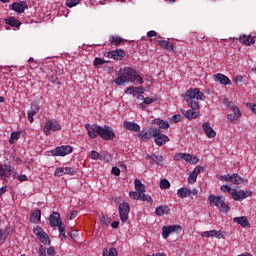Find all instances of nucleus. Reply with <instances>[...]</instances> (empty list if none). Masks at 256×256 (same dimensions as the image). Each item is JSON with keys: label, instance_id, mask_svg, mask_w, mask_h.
I'll list each match as a JSON object with an SVG mask.
<instances>
[{"label": "nucleus", "instance_id": "nucleus-1", "mask_svg": "<svg viewBox=\"0 0 256 256\" xmlns=\"http://www.w3.org/2000/svg\"><path fill=\"white\" fill-rule=\"evenodd\" d=\"M135 69L131 67L121 68L119 70V76L114 80L116 85H126V83H135L138 81L139 83H143V78L139 77Z\"/></svg>", "mask_w": 256, "mask_h": 256}, {"label": "nucleus", "instance_id": "nucleus-2", "mask_svg": "<svg viewBox=\"0 0 256 256\" xmlns=\"http://www.w3.org/2000/svg\"><path fill=\"white\" fill-rule=\"evenodd\" d=\"M207 97L199 90V88H189L185 94V101L188 107H194L195 109H201L199 101H205Z\"/></svg>", "mask_w": 256, "mask_h": 256}, {"label": "nucleus", "instance_id": "nucleus-3", "mask_svg": "<svg viewBox=\"0 0 256 256\" xmlns=\"http://www.w3.org/2000/svg\"><path fill=\"white\" fill-rule=\"evenodd\" d=\"M210 207H217L221 213H229V205L225 203V197L211 194L208 197Z\"/></svg>", "mask_w": 256, "mask_h": 256}, {"label": "nucleus", "instance_id": "nucleus-4", "mask_svg": "<svg viewBox=\"0 0 256 256\" xmlns=\"http://www.w3.org/2000/svg\"><path fill=\"white\" fill-rule=\"evenodd\" d=\"M53 157H66V155H71L73 153V147L69 145L58 146L50 151Z\"/></svg>", "mask_w": 256, "mask_h": 256}, {"label": "nucleus", "instance_id": "nucleus-5", "mask_svg": "<svg viewBox=\"0 0 256 256\" xmlns=\"http://www.w3.org/2000/svg\"><path fill=\"white\" fill-rule=\"evenodd\" d=\"M45 135L49 136L55 131H61V123L55 119L48 120L44 126Z\"/></svg>", "mask_w": 256, "mask_h": 256}, {"label": "nucleus", "instance_id": "nucleus-6", "mask_svg": "<svg viewBox=\"0 0 256 256\" xmlns=\"http://www.w3.org/2000/svg\"><path fill=\"white\" fill-rule=\"evenodd\" d=\"M120 219L122 223H127L129 220V212L131 211V207L129 206V203L123 202L119 204L118 207Z\"/></svg>", "mask_w": 256, "mask_h": 256}, {"label": "nucleus", "instance_id": "nucleus-7", "mask_svg": "<svg viewBox=\"0 0 256 256\" xmlns=\"http://www.w3.org/2000/svg\"><path fill=\"white\" fill-rule=\"evenodd\" d=\"M99 137L104 139V141H112L115 139V132H113V128L111 126H100Z\"/></svg>", "mask_w": 256, "mask_h": 256}, {"label": "nucleus", "instance_id": "nucleus-8", "mask_svg": "<svg viewBox=\"0 0 256 256\" xmlns=\"http://www.w3.org/2000/svg\"><path fill=\"white\" fill-rule=\"evenodd\" d=\"M34 235L41 241L44 245H51V239H49V235L45 233L43 228L36 226L33 229Z\"/></svg>", "mask_w": 256, "mask_h": 256}, {"label": "nucleus", "instance_id": "nucleus-9", "mask_svg": "<svg viewBox=\"0 0 256 256\" xmlns=\"http://www.w3.org/2000/svg\"><path fill=\"white\" fill-rule=\"evenodd\" d=\"M158 129L159 128H155V127L151 126L150 128H148L146 130H142L139 133V137L142 141H147L149 139H153V137L155 138V136L157 135Z\"/></svg>", "mask_w": 256, "mask_h": 256}, {"label": "nucleus", "instance_id": "nucleus-10", "mask_svg": "<svg viewBox=\"0 0 256 256\" xmlns=\"http://www.w3.org/2000/svg\"><path fill=\"white\" fill-rule=\"evenodd\" d=\"M85 129L88 131V136L90 139H96V137L99 135L101 126L97 124H86Z\"/></svg>", "mask_w": 256, "mask_h": 256}, {"label": "nucleus", "instance_id": "nucleus-11", "mask_svg": "<svg viewBox=\"0 0 256 256\" xmlns=\"http://www.w3.org/2000/svg\"><path fill=\"white\" fill-rule=\"evenodd\" d=\"M181 225H170V226H164L162 228V237L163 239H167L169 235L172 233H175L176 231H181Z\"/></svg>", "mask_w": 256, "mask_h": 256}, {"label": "nucleus", "instance_id": "nucleus-12", "mask_svg": "<svg viewBox=\"0 0 256 256\" xmlns=\"http://www.w3.org/2000/svg\"><path fill=\"white\" fill-rule=\"evenodd\" d=\"M10 9L12 11H15L16 13H25V9H29V6L27 5V2L25 1H19V2H14L13 4L10 5Z\"/></svg>", "mask_w": 256, "mask_h": 256}, {"label": "nucleus", "instance_id": "nucleus-13", "mask_svg": "<svg viewBox=\"0 0 256 256\" xmlns=\"http://www.w3.org/2000/svg\"><path fill=\"white\" fill-rule=\"evenodd\" d=\"M231 197L234 201H243V199H247V197H251V191H236L233 190L231 192Z\"/></svg>", "mask_w": 256, "mask_h": 256}, {"label": "nucleus", "instance_id": "nucleus-14", "mask_svg": "<svg viewBox=\"0 0 256 256\" xmlns=\"http://www.w3.org/2000/svg\"><path fill=\"white\" fill-rule=\"evenodd\" d=\"M154 141L158 147H163L165 143H168L169 137L161 133V129L158 128V133L154 136Z\"/></svg>", "mask_w": 256, "mask_h": 256}, {"label": "nucleus", "instance_id": "nucleus-15", "mask_svg": "<svg viewBox=\"0 0 256 256\" xmlns=\"http://www.w3.org/2000/svg\"><path fill=\"white\" fill-rule=\"evenodd\" d=\"M55 177H63V175H75V169L71 167H59L54 172Z\"/></svg>", "mask_w": 256, "mask_h": 256}, {"label": "nucleus", "instance_id": "nucleus-16", "mask_svg": "<svg viewBox=\"0 0 256 256\" xmlns=\"http://www.w3.org/2000/svg\"><path fill=\"white\" fill-rule=\"evenodd\" d=\"M106 57H108V59H115V61H121V59L125 57V51L121 49L112 50L107 53Z\"/></svg>", "mask_w": 256, "mask_h": 256}, {"label": "nucleus", "instance_id": "nucleus-17", "mask_svg": "<svg viewBox=\"0 0 256 256\" xmlns=\"http://www.w3.org/2000/svg\"><path fill=\"white\" fill-rule=\"evenodd\" d=\"M201 237H216V239H225V235H223V232L217 230L204 231L201 233Z\"/></svg>", "mask_w": 256, "mask_h": 256}, {"label": "nucleus", "instance_id": "nucleus-18", "mask_svg": "<svg viewBox=\"0 0 256 256\" xmlns=\"http://www.w3.org/2000/svg\"><path fill=\"white\" fill-rule=\"evenodd\" d=\"M213 79L216 83H219L220 85H231V79L227 77L225 74H215L213 76Z\"/></svg>", "mask_w": 256, "mask_h": 256}, {"label": "nucleus", "instance_id": "nucleus-19", "mask_svg": "<svg viewBox=\"0 0 256 256\" xmlns=\"http://www.w3.org/2000/svg\"><path fill=\"white\" fill-rule=\"evenodd\" d=\"M190 110H182L183 115L186 119H197L199 117V109L195 107H190Z\"/></svg>", "mask_w": 256, "mask_h": 256}, {"label": "nucleus", "instance_id": "nucleus-20", "mask_svg": "<svg viewBox=\"0 0 256 256\" xmlns=\"http://www.w3.org/2000/svg\"><path fill=\"white\" fill-rule=\"evenodd\" d=\"M146 159L150 161V165H157L158 167L163 165V156H157L155 154H147Z\"/></svg>", "mask_w": 256, "mask_h": 256}, {"label": "nucleus", "instance_id": "nucleus-21", "mask_svg": "<svg viewBox=\"0 0 256 256\" xmlns=\"http://www.w3.org/2000/svg\"><path fill=\"white\" fill-rule=\"evenodd\" d=\"M49 223L51 227H57L58 225L63 223V221L61 220V214H59V212H53L49 217Z\"/></svg>", "mask_w": 256, "mask_h": 256}, {"label": "nucleus", "instance_id": "nucleus-22", "mask_svg": "<svg viewBox=\"0 0 256 256\" xmlns=\"http://www.w3.org/2000/svg\"><path fill=\"white\" fill-rule=\"evenodd\" d=\"M231 111L232 113L228 114L227 119L232 123H235V121H239V119H241V110L234 106Z\"/></svg>", "mask_w": 256, "mask_h": 256}, {"label": "nucleus", "instance_id": "nucleus-23", "mask_svg": "<svg viewBox=\"0 0 256 256\" xmlns=\"http://www.w3.org/2000/svg\"><path fill=\"white\" fill-rule=\"evenodd\" d=\"M202 129L205 132V134L207 135V137H209L210 139L215 138L217 135V132H215V130L211 127V124L209 122H205L202 125Z\"/></svg>", "mask_w": 256, "mask_h": 256}, {"label": "nucleus", "instance_id": "nucleus-24", "mask_svg": "<svg viewBox=\"0 0 256 256\" xmlns=\"http://www.w3.org/2000/svg\"><path fill=\"white\" fill-rule=\"evenodd\" d=\"M233 223H237V225H241L243 228L251 227V223H249L247 216L235 217L233 218Z\"/></svg>", "mask_w": 256, "mask_h": 256}, {"label": "nucleus", "instance_id": "nucleus-25", "mask_svg": "<svg viewBox=\"0 0 256 256\" xmlns=\"http://www.w3.org/2000/svg\"><path fill=\"white\" fill-rule=\"evenodd\" d=\"M125 129H128V131H133L134 133H137V131H141V126L135 122H124Z\"/></svg>", "mask_w": 256, "mask_h": 256}, {"label": "nucleus", "instance_id": "nucleus-26", "mask_svg": "<svg viewBox=\"0 0 256 256\" xmlns=\"http://www.w3.org/2000/svg\"><path fill=\"white\" fill-rule=\"evenodd\" d=\"M158 45H160L162 49H167V51H173V49H175V44L169 42L168 40H159Z\"/></svg>", "mask_w": 256, "mask_h": 256}, {"label": "nucleus", "instance_id": "nucleus-27", "mask_svg": "<svg viewBox=\"0 0 256 256\" xmlns=\"http://www.w3.org/2000/svg\"><path fill=\"white\" fill-rule=\"evenodd\" d=\"M239 41L240 43H242V45H253L255 43V38L247 35H242L239 37Z\"/></svg>", "mask_w": 256, "mask_h": 256}, {"label": "nucleus", "instance_id": "nucleus-28", "mask_svg": "<svg viewBox=\"0 0 256 256\" xmlns=\"http://www.w3.org/2000/svg\"><path fill=\"white\" fill-rule=\"evenodd\" d=\"M30 223H41V210H36L30 215Z\"/></svg>", "mask_w": 256, "mask_h": 256}, {"label": "nucleus", "instance_id": "nucleus-29", "mask_svg": "<svg viewBox=\"0 0 256 256\" xmlns=\"http://www.w3.org/2000/svg\"><path fill=\"white\" fill-rule=\"evenodd\" d=\"M6 25H10V27H21V21L15 19V17L10 16L5 19Z\"/></svg>", "mask_w": 256, "mask_h": 256}, {"label": "nucleus", "instance_id": "nucleus-30", "mask_svg": "<svg viewBox=\"0 0 256 256\" xmlns=\"http://www.w3.org/2000/svg\"><path fill=\"white\" fill-rule=\"evenodd\" d=\"M183 159L186 163H191L192 165H197V163H199V158L191 154L184 153Z\"/></svg>", "mask_w": 256, "mask_h": 256}, {"label": "nucleus", "instance_id": "nucleus-31", "mask_svg": "<svg viewBox=\"0 0 256 256\" xmlns=\"http://www.w3.org/2000/svg\"><path fill=\"white\" fill-rule=\"evenodd\" d=\"M177 195L178 197H180V199H185V197H191V190H189V188L182 187L178 189Z\"/></svg>", "mask_w": 256, "mask_h": 256}, {"label": "nucleus", "instance_id": "nucleus-32", "mask_svg": "<svg viewBox=\"0 0 256 256\" xmlns=\"http://www.w3.org/2000/svg\"><path fill=\"white\" fill-rule=\"evenodd\" d=\"M134 185H135V189L138 193H140L142 195L145 193V185H143V183H141V180L135 179Z\"/></svg>", "mask_w": 256, "mask_h": 256}, {"label": "nucleus", "instance_id": "nucleus-33", "mask_svg": "<svg viewBox=\"0 0 256 256\" xmlns=\"http://www.w3.org/2000/svg\"><path fill=\"white\" fill-rule=\"evenodd\" d=\"M153 123L154 125H158L159 129H169V122L162 119H154Z\"/></svg>", "mask_w": 256, "mask_h": 256}, {"label": "nucleus", "instance_id": "nucleus-34", "mask_svg": "<svg viewBox=\"0 0 256 256\" xmlns=\"http://www.w3.org/2000/svg\"><path fill=\"white\" fill-rule=\"evenodd\" d=\"M155 213L156 215H158V217H162V215H167V213H169V207L159 206L156 208Z\"/></svg>", "mask_w": 256, "mask_h": 256}, {"label": "nucleus", "instance_id": "nucleus-35", "mask_svg": "<svg viewBox=\"0 0 256 256\" xmlns=\"http://www.w3.org/2000/svg\"><path fill=\"white\" fill-rule=\"evenodd\" d=\"M19 139H21V133L17 131L12 132L9 139L10 145H13V143H15V141H19Z\"/></svg>", "mask_w": 256, "mask_h": 256}, {"label": "nucleus", "instance_id": "nucleus-36", "mask_svg": "<svg viewBox=\"0 0 256 256\" xmlns=\"http://www.w3.org/2000/svg\"><path fill=\"white\" fill-rule=\"evenodd\" d=\"M244 180L243 178H241V176L237 175V174H233L231 175V183H233L234 185H241V183H243Z\"/></svg>", "mask_w": 256, "mask_h": 256}, {"label": "nucleus", "instance_id": "nucleus-37", "mask_svg": "<svg viewBox=\"0 0 256 256\" xmlns=\"http://www.w3.org/2000/svg\"><path fill=\"white\" fill-rule=\"evenodd\" d=\"M9 236V231L7 229H0V244L3 245Z\"/></svg>", "mask_w": 256, "mask_h": 256}, {"label": "nucleus", "instance_id": "nucleus-38", "mask_svg": "<svg viewBox=\"0 0 256 256\" xmlns=\"http://www.w3.org/2000/svg\"><path fill=\"white\" fill-rule=\"evenodd\" d=\"M103 256H117V249L115 248H110L109 250L105 248L102 252Z\"/></svg>", "mask_w": 256, "mask_h": 256}, {"label": "nucleus", "instance_id": "nucleus-39", "mask_svg": "<svg viewBox=\"0 0 256 256\" xmlns=\"http://www.w3.org/2000/svg\"><path fill=\"white\" fill-rule=\"evenodd\" d=\"M110 43H112V45H121V43H123V38L118 37V36H112L110 38Z\"/></svg>", "mask_w": 256, "mask_h": 256}, {"label": "nucleus", "instance_id": "nucleus-40", "mask_svg": "<svg viewBox=\"0 0 256 256\" xmlns=\"http://www.w3.org/2000/svg\"><path fill=\"white\" fill-rule=\"evenodd\" d=\"M37 114V108H33V106L31 107V110L28 111L27 115H28V121H30L31 123H33L34 119L33 117H35V115Z\"/></svg>", "mask_w": 256, "mask_h": 256}, {"label": "nucleus", "instance_id": "nucleus-41", "mask_svg": "<svg viewBox=\"0 0 256 256\" xmlns=\"http://www.w3.org/2000/svg\"><path fill=\"white\" fill-rule=\"evenodd\" d=\"M139 89H140V91H142V93H143V91H145V89H143V88H137V87H129V88H127L126 90H125V93H130V95H135V93H137V91H139Z\"/></svg>", "mask_w": 256, "mask_h": 256}, {"label": "nucleus", "instance_id": "nucleus-42", "mask_svg": "<svg viewBox=\"0 0 256 256\" xmlns=\"http://www.w3.org/2000/svg\"><path fill=\"white\" fill-rule=\"evenodd\" d=\"M140 201H147V203H150V205H153V198H151L150 195L145 194V192L141 194Z\"/></svg>", "mask_w": 256, "mask_h": 256}, {"label": "nucleus", "instance_id": "nucleus-43", "mask_svg": "<svg viewBox=\"0 0 256 256\" xmlns=\"http://www.w3.org/2000/svg\"><path fill=\"white\" fill-rule=\"evenodd\" d=\"M140 201H147V203H150V205H153V198H151L150 195L145 194V192L141 194Z\"/></svg>", "mask_w": 256, "mask_h": 256}, {"label": "nucleus", "instance_id": "nucleus-44", "mask_svg": "<svg viewBox=\"0 0 256 256\" xmlns=\"http://www.w3.org/2000/svg\"><path fill=\"white\" fill-rule=\"evenodd\" d=\"M141 195L139 192L137 191H131L129 193V197H131L132 199H135L136 201H141Z\"/></svg>", "mask_w": 256, "mask_h": 256}, {"label": "nucleus", "instance_id": "nucleus-45", "mask_svg": "<svg viewBox=\"0 0 256 256\" xmlns=\"http://www.w3.org/2000/svg\"><path fill=\"white\" fill-rule=\"evenodd\" d=\"M171 187V183L167 179H162L160 182V188L161 189H169Z\"/></svg>", "mask_w": 256, "mask_h": 256}, {"label": "nucleus", "instance_id": "nucleus-46", "mask_svg": "<svg viewBox=\"0 0 256 256\" xmlns=\"http://www.w3.org/2000/svg\"><path fill=\"white\" fill-rule=\"evenodd\" d=\"M79 3H80V0H67V1H66V5H67V7H69L70 9H71L72 7H77V5H79Z\"/></svg>", "mask_w": 256, "mask_h": 256}, {"label": "nucleus", "instance_id": "nucleus-47", "mask_svg": "<svg viewBox=\"0 0 256 256\" xmlns=\"http://www.w3.org/2000/svg\"><path fill=\"white\" fill-rule=\"evenodd\" d=\"M172 123H181L183 121V116L181 114H175L171 118Z\"/></svg>", "mask_w": 256, "mask_h": 256}, {"label": "nucleus", "instance_id": "nucleus-48", "mask_svg": "<svg viewBox=\"0 0 256 256\" xmlns=\"http://www.w3.org/2000/svg\"><path fill=\"white\" fill-rule=\"evenodd\" d=\"M105 63H107V61L97 57V58H95L93 65H94V67H99V65H105Z\"/></svg>", "mask_w": 256, "mask_h": 256}, {"label": "nucleus", "instance_id": "nucleus-49", "mask_svg": "<svg viewBox=\"0 0 256 256\" xmlns=\"http://www.w3.org/2000/svg\"><path fill=\"white\" fill-rule=\"evenodd\" d=\"M3 169H4V172H6V173H15V168H13L10 163L4 164Z\"/></svg>", "mask_w": 256, "mask_h": 256}, {"label": "nucleus", "instance_id": "nucleus-50", "mask_svg": "<svg viewBox=\"0 0 256 256\" xmlns=\"http://www.w3.org/2000/svg\"><path fill=\"white\" fill-rule=\"evenodd\" d=\"M197 181V174L191 172L188 177V183H195Z\"/></svg>", "mask_w": 256, "mask_h": 256}, {"label": "nucleus", "instance_id": "nucleus-51", "mask_svg": "<svg viewBox=\"0 0 256 256\" xmlns=\"http://www.w3.org/2000/svg\"><path fill=\"white\" fill-rule=\"evenodd\" d=\"M90 159H93L94 161H97L99 159V152L92 150L89 155Z\"/></svg>", "mask_w": 256, "mask_h": 256}, {"label": "nucleus", "instance_id": "nucleus-52", "mask_svg": "<svg viewBox=\"0 0 256 256\" xmlns=\"http://www.w3.org/2000/svg\"><path fill=\"white\" fill-rule=\"evenodd\" d=\"M78 212L77 210H72L67 214L68 219L73 220L75 217H77Z\"/></svg>", "mask_w": 256, "mask_h": 256}, {"label": "nucleus", "instance_id": "nucleus-53", "mask_svg": "<svg viewBox=\"0 0 256 256\" xmlns=\"http://www.w3.org/2000/svg\"><path fill=\"white\" fill-rule=\"evenodd\" d=\"M221 191H223V193H229L231 195V193H233V189H231V187H229L228 185H223L221 187Z\"/></svg>", "mask_w": 256, "mask_h": 256}, {"label": "nucleus", "instance_id": "nucleus-54", "mask_svg": "<svg viewBox=\"0 0 256 256\" xmlns=\"http://www.w3.org/2000/svg\"><path fill=\"white\" fill-rule=\"evenodd\" d=\"M223 103L226 107H228L229 109H233V107H235V105L233 104V102L229 101V99H224Z\"/></svg>", "mask_w": 256, "mask_h": 256}, {"label": "nucleus", "instance_id": "nucleus-55", "mask_svg": "<svg viewBox=\"0 0 256 256\" xmlns=\"http://www.w3.org/2000/svg\"><path fill=\"white\" fill-rule=\"evenodd\" d=\"M111 173L112 175H116V177H119V175H121V170L117 167H113Z\"/></svg>", "mask_w": 256, "mask_h": 256}, {"label": "nucleus", "instance_id": "nucleus-56", "mask_svg": "<svg viewBox=\"0 0 256 256\" xmlns=\"http://www.w3.org/2000/svg\"><path fill=\"white\" fill-rule=\"evenodd\" d=\"M50 82L53 83V85H61V82H59V80L56 76H51Z\"/></svg>", "mask_w": 256, "mask_h": 256}, {"label": "nucleus", "instance_id": "nucleus-57", "mask_svg": "<svg viewBox=\"0 0 256 256\" xmlns=\"http://www.w3.org/2000/svg\"><path fill=\"white\" fill-rule=\"evenodd\" d=\"M47 255L48 256H55V248L53 246H50L48 249H47Z\"/></svg>", "mask_w": 256, "mask_h": 256}, {"label": "nucleus", "instance_id": "nucleus-58", "mask_svg": "<svg viewBox=\"0 0 256 256\" xmlns=\"http://www.w3.org/2000/svg\"><path fill=\"white\" fill-rule=\"evenodd\" d=\"M18 181H29V178L25 174L18 175Z\"/></svg>", "mask_w": 256, "mask_h": 256}, {"label": "nucleus", "instance_id": "nucleus-59", "mask_svg": "<svg viewBox=\"0 0 256 256\" xmlns=\"http://www.w3.org/2000/svg\"><path fill=\"white\" fill-rule=\"evenodd\" d=\"M143 103H144L145 105H151V103H153V98H151V97H146V98H144Z\"/></svg>", "mask_w": 256, "mask_h": 256}, {"label": "nucleus", "instance_id": "nucleus-60", "mask_svg": "<svg viewBox=\"0 0 256 256\" xmlns=\"http://www.w3.org/2000/svg\"><path fill=\"white\" fill-rule=\"evenodd\" d=\"M201 171H203V167L197 166L192 172L198 176Z\"/></svg>", "mask_w": 256, "mask_h": 256}, {"label": "nucleus", "instance_id": "nucleus-61", "mask_svg": "<svg viewBox=\"0 0 256 256\" xmlns=\"http://www.w3.org/2000/svg\"><path fill=\"white\" fill-rule=\"evenodd\" d=\"M57 227H58L59 233L65 232V224H63V222L58 224Z\"/></svg>", "mask_w": 256, "mask_h": 256}, {"label": "nucleus", "instance_id": "nucleus-62", "mask_svg": "<svg viewBox=\"0 0 256 256\" xmlns=\"http://www.w3.org/2000/svg\"><path fill=\"white\" fill-rule=\"evenodd\" d=\"M247 107H249V109H251L252 113L256 114V104L249 103V104H247Z\"/></svg>", "mask_w": 256, "mask_h": 256}, {"label": "nucleus", "instance_id": "nucleus-63", "mask_svg": "<svg viewBox=\"0 0 256 256\" xmlns=\"http://www.w3.org/2000/svg\"><path fill=\"white\" fill-rule=\"evenodd\" d=\"M184 153H178L174 156V161H181L183 159Z\"/></svg>", "mask_w": 256, "mask_h": 256}, {"label": "nucleus", "instance_id": "nucleus-64", "mask_svg": "<svg viewBox=\"0 0 256 256\" xmlns=\"http://www.w3.org/2000/svg\"><path fill=\"white\" fill-rule=\"evenodd\" d=\"M147 37H157V32L155 30L148 31Z\"/></svg>", "mask_w": 256, "mask_h": 256}]
</instances>
